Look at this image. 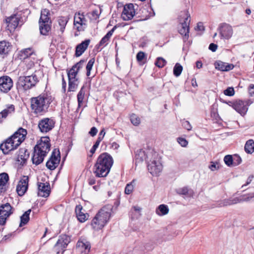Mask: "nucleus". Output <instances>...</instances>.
<instances>
[{"mask_svg": "<svg viewBox=\"0 0 254 254\" xmlns=\"http://www.w3.org/2000/svg\"><path fill=\"white\" fill-rule=\"evenodd\" d=\"M27 130L20 127L12 135L6 139L0 145V149L4 154L16 149L25 139Z\"/></svg>", "mask_w": 254, "mask_h": 254, "instance_id": "obj_1", "label": "nucleus"}, {"mask_svg": "<svg viewBox=\"0 0 254 254\" xmlns=\"http://www.w3.org/2000/svg\"><path fill=\"white\" fill-rule=\"evenodd\" d=\"M113 164L112 157L108 153L101 154L95 164L94 173L97 177H105L109 174Z\"/></svg>", "mask_w": 254, "mask_h": 254, "instance_id": "obj_2", "label": "nucleus"}, {"mask_svg": "<svg viewBox=\"0 0 254 254\" xmlns=\"http://www.w3.org/2000/svg\"><path fill=\"white\" fill-rule=\"evenodd\" d=\"M51 144L49 137H43L37 142L34 148L32 162L38 165L43 162L45 157L50 150Z\"/></svg>", "mask_w": 254, "mask_h": 254, "instance_id": "obj_3", "label": "nucleus"}, {"mask_svg": "<svg viewBox=\"0 0 254 254\" xmlns=\"http://www.w3.org/2000/svg\"><path fill=\"white\" fill-rule=\"evenodd\" d=\"M53 98L47 93H42L31 99V107L34 111H46L50 105H55Z\"/></svg>", "mask_w": 254, "mask_h": 254, "instance_id": "obj_4", "label": "nucleus"}, {"mask_svg": "<svg viewBox=\"0 0 254 254\" xmlns=\"http://www.w3.org/2000/svg\"><path fill=\"white\" fill-rule=\"evenodd\" d=\"M39 81L35 73L30 76H20L16 83V88L19 91H25L34 87Z\"/></svg>", "mask_w": 254, "mask_h": 254, "instance_id": "obj_5", "label": "nucleus"}, {"mask_svg": "<svg viewBox=\"0 0 254 254\" xmlns=\"http://www.w3.org/2000/svg\"><path fill=\"white\" fill-rule=\"evenodd\" d=\"M218 32L221 39L229 40L233 35V29L229 24L223 22L219 25Z\"/></svg>", "mask_w": 254, "mask_h": 254, "instance_id": "obj_6", "label": "nucleus"}, {"mask_svg": "<svg viewBox=\"0 0 254 254\" xmlns=\"http://www.w3.org/2000/svg\"><path fill=\"white\" fill-rule=\"evenodd\" d=\"M253 102L250 99L246 100L237 99L233 102H229V105L231 106L236 111H247L248 107Z\"/></svg>", "mask_w": 254, "mask_h": 254, "instance_id": "obj_7", "label": "nucleus"}, {"mask_svg": "<svg viewBox=\"0 0 254 254\" xmlns=\"http://www.w3.org/2000/svg\"><path fill=\"white\" fill-rule=\"evenodd\" d=\"M113 208L112 205L107 204L103 206L96 215L102 219L104 224H107L111 216Z\"/></svg>", "mask_w": 254, "mask_h": 254, "instance_id": "obj_8", "label": "nucleus"}, {"mask_svg": "<svg viewBox=\"0 0 254 254\" xmlns=\"http://www.w3.org/2000/svg\"><path fill=\"white\" fill-rule=\"evenodd\" d=\"M184 20L181 23V27L179 29V32L183 35L186 39L189 37V24L190 21V16L188 11H184Z\"/></svg>", "mask_w": 254, "mask_h": 254, "instance_id": "obj_9", "label": "nucleus"}, {"mask_svg": "<svg viewBox=\"0 0 254 254\" xmlns=\"http://www.w3.org/2000/svg\"><path fill=\"white\" fill-rule=\"evenodd\" d=\"M12 207L6 203L0 206V225H3L7 218L12 213Z\"/></svg>", "mask_w": 254, "mask_h": 254, "instance_id": "obj_10", "label": "nucleus"}, {"mask_svg": "<svg viewBox=\"0 0 254 254\" xmlns=\"http://www.w3.org/2000/svg\"><path fill=\"white\" fill-rule=\"evenodd\" d=\"M13 86V81L8 76H3L0 77V94L7 93Z\"/></svg>", "mask_w": 254, "mask_h": 254, "instance_id": "obj_11", "label": "nucleus"}, {"mask_svg": "<svg viewBox=\"0 0 254 254\" xmlns=\"http://www.w3.org/2000/svg\"><path fill=\"white\" fill-rule=\"evenodd\" d=\"M85 62V61L84 60H81L79 62L74 64L70 69H67L68 79H78L77 77V75L80 69L83 67Z\"/></svg>", "mask_w": 254, "mask_h": 254, "instance_id": "obj_12", "label": "nucleus"}, {"mask_svg": "<svg viewBox=\"0 0 254 254\" xmlns=\"http://www.w3.org/2000/svg\"><path fill=\"white\" fill-rule=\"evenodd\" d=\"M86 19L83 14L78 13L75 14L74 17L73 24L77 31H83L86 26Z\"/></svg>", "mask_w": 254, "mask_h": 254, "instance_id": "obj_13", "label": "nucleus"}, {"mask_svg": "<svg viewBox=\"0 0 254 254\" xmlns=\"http://www.w3.org/2000/svg\"><path fill=\"white\" fill-rule=\"evenodd\" d=\"M61 156L59 151H53L49 160L46 163V167L51 170H54L58 166L60 161Z\"/></svg>", "mask_w": 254, "mask_h": 254, "instance_id": "obj_14", "label": "nucleus"}, {"mask_svg": "<svg viewBox=\"0 0 254 254\" xmlns=\"http://www.w3.org/2000/svg\"><path fill=\"white\" fill-rule=\"evenodd\" d=\"M135 13V10L133 4L128 3L124 6L121 16L124 20L127 21L131 19Z\"/></svg>", "mask_w": 254, "mask_h": 254, "instance_id": "obj_15", "label": "nucleus"}, {"mask_svg": "<svg viewBox=\"0 0 254 254\" xmlns=\"http://www.w3.org/2000/svg\"><path fill=\"white\" fill-rule=\"evenodd\" d=\"M55 125V122L52 119L46 118L40 121L38 127L42 132H47L51 130Z\"/></svg>", "mask_w": 254, "mask_h": 254, "instance_id": "obj_16", "label": "nucleus"}, {"mask_svg": "<svg viewBox=\"0 0 254 254\" xmlns=\"http://www.w3.org/2000/svg\"><path fill=\"white\" fill-rule=\"evenodd\" d=\"M29 178L28 176H23L19 181L16 187V191L19 196H23L28 189Z\"/></svg>", "mask_w": 254, "mask_h": 254, "instance_id": "obj_17", "label": "nucleus"}, {"mask_svg": "<svg viewBox=\"0 0 254 254\" xmlns=\"http://www.w3.org/2000/svg\"><path fill=\"white\" fill-rule=\"evenodd\" d=\"M36 55L34 49L32 48H28L20 51L18 54V58L21 61L30 59L34 60L36 58Z\"/></svg>", "mask_w": 254, "mask_h": 254, "instance_id": "obj_18", "label": "nucleus"}, {"mask_svg": "<svg viewBox=\"0 0 254 254\" xmlns=\"http://www.w3.org/2000/svg\"><path fill=\"white\" fill-rule=\"evenodd\" d=\"M148 170L153 176L158 175L162 170V165L160 162L153 160L148 164Z\"/></svg>", "mask_w": 254, "mask_h": 254, "instance_id": "obj_19", "label": "nucleus"}, {"mask_svg": "<svg viewBox=\"0 0 254 254\" xmlns=\"http://www.w3.org/2000/svg\"><path fill=\"white\" fill-rule=\"evenodd\" d=\"M90 248V244L88 242L79 240L76 244V250L80 254H88Z\"/></svg>", "mask_w": 254, "mask_h": 254, "instance_id": "obj_20", "label": "nucleus"}, {"mask_svg": "<svg viewBox=\"0 0 254 254\" xmlns=\"http://www.w3.org/2000/svg\"><path fill=\"white\" fill-rule=\"evenodd\" d=\"M38 195L39 196L47 197L50 193V186L49 183H39Z\"/></svg>", "mask_w": 254, "mask_h": 254, "instance_id": "obj_21", "label": "nucleus"}, {"mask_svg": "<svg viewBox=\"0 0 254 254\" xmlns=\"http://www.w3.org/2000/svg\"><path fill=\"white\" fill-rule=\"evenodd\" d=\"M90 42V39H86L81 43L78 44L75 48V56L76 57L80 56L87 49Z\"/></svg>", "mask_w": 254, "mask_h": 254, "instance_id": "obj_22", "label": "nucleus"}, {"mask_svg": "<svg viewBox=\"0 0 254 254\" xmlns=\"http://www.w3.org/2000/svg\"><path fill=\"white\" fill-rule=\"evenodd\" d=\"M70 238L69 236L66 235H63L60 236V239L55 246V248L58 249L61 248V249H64L70 242Z\"/></svg>", "mask_w": 254, "mask_h": 254, "instance_id": "obj_23", "label": "nucleus"}, {"mask_svg": "<svg viewBox=\"0 0 254 254\" xmlns=\"http://www.w3.org/2000/svg\"><path fill=\"white\" fill-rule=\"evenodd\" d=\"M244 202L242 196L239 197H231L229 199H225L222 200L218 204L220 207H224L228 205H233L238 203Z\"/></svg>", "mask_w": 254, "mask_h": 254, "instance_id": "obj_24", "label": "nucleus"}, {"mask_svg": "<svg viewBox=\"0 0 254 254\" xmlns=\"http://www.w3.org/2000/svg\"><path fill=\"white\" fill-rule=\"evenodd\" d=\"M82 210L83 208L81 205H78L76 206L75 211L76 217L80 222H85L89 216L88 214L85 213Z\"/></svg>", "mask_w": 254, "mask_h": 254, "instance_id": "obj_25", "label": "nucleus"}, {"mask_svg": "<svg viewBox=\"0 0 254 254\" xmlns=\"http://www.w3.org/2000/svg\"><path fill=\"white\" fill-rule=\"evenodd\" d=\"M29 153L25 148H20L19 150L17 161L20 162L21 164H24L29 158Z\"/></svg>", "mask_w": 254, "mask_h": 254, "instance_id": "obj_26", "label": "nucleus"}, {"mask_svg": "<svg viewBox=\"0 0 254 254\" xmlns=\"http://www.w3.org/2000/svg\"><path fill=\"white\" fill-rule=\"evenodd\" d=\"M214 65L216 69L221 71H229L234 67L232 64H226L220 61L215 62Z\"/></svg>", "mask_w": 254, "mask_h": 254, "instance_id": "obj_27", "label": "nucleus"}, {"mask_svg": "<svg viewBox=\"0 0 254 254\" xmlns=\"http://www.w3.org/2000/svg\"><path fill=\"white\" fill-rule=\"evenodd\" d=\"M106 224H104L102 220L99 218L98 216L95 215L91 222V226L93 229L96 231L102 229Z\"/></svg>", "mask_w": 254, "mask_h": 254, "instance_id": "obj_28", "label": "nucleus"}, {"mask_svg": "<svg viewBox=\"0 0 254 254\" xmlns=\"http://www.w3.org/2000/svg\"><path fill=\"white\" fill-rule=\"evenodd\" d=\"M6 22L7 23V27L12 29H15L19 24V19L15 16L13 15L7 17L5 19Z\"/></svg>", "mask_w": 254, "mask_h": 254, "instance_id": "obj_29", "label": "nucleus"}, {"mask_svg": "<svg viewBox=\"0 0 254 254\" xmlns=\"http://www.w3.org/2000/svg\"><path fill=\"white\" fill-rule=\"evenodd\" d=\"M9 180V176L6 173L0 174V192L5 191V186Z\"/></svg>", "mask_w": 254, "mask_h": 254, "instance_id": "obj_30", "label": "nucleus"}, {"mask_svg": "<svg viewBox=\"0 0 254 254\" xmlns=\"http://www.w3.org/2000/svg\"><path fill=\"white\" fill-rule=\"evenodd\" d=\"M50 15V13L48 9H44L42 10L41 12V16L39 20V23H41V22L45 23V22H52Z\"/></svg>", "mask_w": 254, "mask_h": 254, "instance_id": "obj_31", "label": "nucleus"}, {"mask_svg": "<svg viewBox=\"0 0 254 254\" xmlns=\"http://www.w3.org/2000/svg\"><path fill=\"white\" fill-rule=\"evenodd\" d=\"M10 43L6 41H0V55H7L10 50Z\"/></svg>", "mask_w": 254, "mask_h": 254, "instance_id": "obj_32", "label": "nucleus"}, {"mask_svg": "<svg viewBox=\"0 0 254 254\" xmlns=\"http://www.w3.org/2000/svg\"><path fill=\"white\" fill-rule=\"evenodd\" d=\"M51 24L52 22H45V23L41 22V23H39V29L41 34L43 35H48L49 32L51 29Z\"/></svg>", "mask_w": 254, "mask_h": 254, "instance_id": "obj_33", "label": "nucleus"}, {"mask_svg": "<svg viewBox=\"0 0 254 254\" xmlns=\"http://www.w3.org/2000/svg\"><path fill=\"white\" fill-rule=\"evenodd\" d=\"M147 158V155L143 149H139L136 151L135 154L136 161L137 162H141L144 160H146Z\"/></svg>", "mask_w": 254, "mask_h": 254, "instance_id": "obj_34", "label": "nucleus"}, {"mask_svg": "<svg viewBox=\"0 0 254 254\" xmlns=\"http://www.w3.org/2000/svg\"><path fill=\"white\" fill-rule=\"evenodd\" d=\"M177 193L179 194L186 195L187 197L192 196L193 194V190L188 187H183L177 190Z\"/></svg>", "mask_w": 254, "mask_h": 254, "instance_id": "obj_35", "label": "nucleus"}, {"mask_svg": "<svg viewBox=\"0 0 254 254\" xmlns=\"http://www.w3.org/2000/svg\"><path fill=\"white\" fill-rule=\"evenodd\" d=\"M169 212V208L167 205L165 204L160 205L156 210V213L159 216H163L166 215Z\"/></svg>", "mask_w": 254, "mask_h": 254, "instance_id": "obj_36", "label": "nucleus"}, {"mask_svg": "<svg viewBox=\"0 0 254 254\" xmlns=\"http://www.w3.org/2000/svg\"><path fill=\"white\" fill-rule=\"evenodd\" d=\"M68 92L75 91L78 87V79H68Z\"/></svg>", "mask_w": 254, "mask_h": 254, "instance_id": "obj_37", "label": "nucleus"}, {"mask_svg": "<svg viewBox=\"0 0 254 254\" xmlns=\"http://www.w3.org/2000/svg\"><path fill=\"white\" fill-rule=\"evenodd\" d=\"M85 92L86 87L85 85H83L77 95L78 106H80L81 105H82Z\"/></svg>", "mask_w": 254, "mask_h": 254, "instance_id": "obj_38", "label": "nucleus"}, {"mask_svg": "<svg viewBox=\"0 0 254 254\" xmlns=\"http://www.w3.org/2000/svg\"><path fill=\"white\" fill-rule=\"evenodd\" d=\"M245 150L249 154H252L254 152V141L253 139H249L246 142Z\"/></svg>", "mask_w": 254, "mask_h": 254, "instance_id": "obj_39", "label": "nucleus"}, {"mask_svg": "<svg viewBox=\"0 0 254 254\" xmlns=\"http://www.w3.org/2000/svg\"><path fill=\"white\" fill-rule=\"evenodd\" d=\"M31 212V209H28L20 217V223L19 226L21 227L25 225L29 220V215Z\"/></svg>", "mask_w": 254, "mask_h": 254, "instance_id": "obj_40", "label": "nucleus"}, {"mask_svg": "<svg viewBox=\"0 0 254 254\" xmlns=\"http://www.w3.org/2000/svg\"><path fill=\"white\" fill-rule=\"evenodd\" d=\"M58 23L60 26V30L63 33L67 23L68 20L66 17L61 16L58 19Z\"/></svg>", "mask_w": 254, "mask_h": 254, "instance_id": "obj_41", "label": "nucleus"}, {"mask_svg": "<svg viewBox=\"0 0 254 254\" xmlns=\"http://www.w3.org/2000/svg\"><path fill=\"white\" fill-rule=\"evenodd\" d=\"M183 66L179 63L176 64L173 68L174 75L176 77L179 76L183 71Z\"/></svg>", "mask_w": 254, "mask_h": 254, "instance_id": "obj_42", "label": "nucleus"}, {"mask_svg": "<svg viewBox=\"0 0 254 254\" xmlns=\"http://www.w3.org/2000/svg\"><path fill=\"white\" fill-rule=\"evenodd\" d=\"M95 60L94 58H92L90 59L86 65V75L87 76H89L90 75L91 70H92V67L95 63Z\"/></svg>", "mask_w": 254, "mask_h": 254, "instance_id": "obj_43", "label": "nucleus"}, {"mask_svg": "<svg viewBox=\"0 0 254 254\" xmlns=\"http://www.w3.org/2000/svg\"><path fill=\"white\" fill-rule=\"evenodd\" d=\"M130 120L134 126H138L140 123V118L135 114L132 113L130 117Z\"/></svg>", "mask_w": 254, "mask_h": 254, "instance_id": "obj_44", "label": "nucleus"}, {"mask_svg": "<svg viewBox=\"0 0 254 254\" xmlns=\"http://www.w3.org/2000/svg\"><path fill=\"white\" fill-rule=\"evenodd\" d=\"M166 64V61L162 57L157 58L155 63V65L159 68L163 67Z\"/></svg>", "mask_w": 254, "mask_h": 254, "instance_id": "obj_45", "label": "nucleus"}, {"mask_svg": "<svg viewBox=\"0 0 254 254\" xmlns=\"http://www.w3.org/2000/svg\"><path fill=\"white\" fill-rule=\"evenodd\" d=\"M224 161L226 165L229 167L233 166V156L231 155H227L224 158Z\"/></svg>", "mask_w": 254, "mask_h": 254, "instance_id": "obj_46", "label": "nucleus"}, {"mask_svg": "<svg viewBox=\"0 0 254 254\" xmlns=\"http://www.w3.org/2000/svg\"><path fill=\"white\" fill-rule=\"evenodd\" d=\"M251 191L248 194V195L242 196L244 201H249L252 198L254 197V187L251 189Z\"/></svg>", "mask_w": 254, "mask_h": 254, "instance_id": "obj_47", "label": "nucleus"}, {"mask_svg": "<svg viewBox=\"0 0 254 254\" xmlns=\"http://www.w3.org/2000/svg\"><path fill=\"white\" fill-rule=\"evenodd\" d=\"M177 141L183 147H186L189 143L188 141L183 137H178Z\"/></svg>", "mask_w": 254, "mask_h": 254, "instance_id": "obj_48", "label": "nucleus"}, {"mask_svg": "<svg viewBox=\"0 0 254 254\" xmlns=\"http://www.w3.org/2000/svg\"><path fill=\"white\" fill-rule=\"evenodd\" d=\"M133 182L134 181H133L130 184H127L125 190V192L126 194H129L132 192L134 188V186L133 185Z\"/></svg>", "mask_w": 254, "mask_h": 254, "instance_id": "obj_49", "label": "nucleus"}, {"mask_svg": "<svg viewBox=\"0 0 254 254\" xmlns=\"http://www.w3.org/2000/svg\"><path fill=\"white\" fill-rule=\"evenodd\" d=\"M211 164L209 166V168L212 171H215L219 169L220 165L217 162H211Z\"/></svg>", "mask_w": 254, "mask_h": 254, "instance_id": "obj_50", "label": "nucleus"}, {"mask_svg": "<svg viewBox=\"0 0 254 254\" xmlns=\"http://www.w3.org/2000/svg\"><path fill=\"white\" fill-rule=\"evenodd\" d=\"M109 39L104 36L100 40L99 44L96 45V47L99 48V47L103 46L105 47L108 44V41H109Z\"/></svg>", "mask_w": 254, "mask_h": 254, "instance_id": "obj_51", "label": "nucleus"}, {"mask_svg": "<svg viewBox=\"0 0 254 254\" xmlns=\"http://www.w3.org/2000/svg\"><path fill=\"white\" fill-rule=\"evenodd\" d=\"M224 94L225 95L232 96L235 94V91L233 87H228L226 90L224 91Z\"/></svg>", "mask_w": 254, "mask_h": 254, "instance_id": "obj_52", "label": "nucleus"}, {"mask_svg": "<svg viewBox=\"0 0 254 254\" xmlns=\"http://www.w3.org/2000/svg\"><path fill=\"white\" fill-rule=\"evenodd\" d=\"M234 163L233 166H236L241 164L242 162V159L240 156L237 154H235L233 156Z\"/></svg>", "mask_w": 254, "mask_h": 254, "instance_id": "obj_53", "label": "nucleus"}, {"mask_svg": "<svg viewBox=\"0 0 254 254\" xmlns=\"http://www.w3.org/2000/svg\"><path fill=\"white\" fill-rule=\"evenodd\" d=\"M182 125L184 128H185V129H187L189 131L192 128L190 124V122L185 120H183L182 121Z\"/></svg>", "mask_w": 254, "mask_h": 254, "instance_id": "obj_54", "label": "nucleus"}, {"mask_svg": "<svg viewBox=\"0 0 254 254\" xmlns=\"http://www.w3.org/2000/svg\"><path fill=\"white\" fill-rule=\"evenodd\" d=\"M145 57V53L142 51L139 52L136 55V60L138 62H141Z\"/></svg>", "mask_w": 254, "mask_h": 254, "instance_id": "obj_55", "label": "nucleus"}, {"mask_svg": "<svg viewBox=\"0 0 254 254\" xmlns=\"http://www.w3.org/2000/svg\"><path fill=\"white\" fill-rule=\"evenodd\" d=\"M254 178V175H251L249 176V177L248 178V179L247 180L246 183L242 186V188H243L244 187L247 186L248 185H249L252 182V181Z\"/></svg>", "mask_w": 254, "mask_h": 254, "instance_id": "obj_56", "label": "nucleus"}, {"mask_svg": "<svg viewBox=\"0 0 254 254\" xmlns=\"http://www.w3.org/2000/svg\"><path fill=\"white\" fill-rule=\"evenodd\" d=\"M15 110L14 106L12 104H8L6 105V108L3 109L2 111H14Z\"/></svg>", "mask_w": 254, "mask_h": 254, "instance_id": "obj_57", "label": "nucleus"}, {"mask_svg": "<svg viewBox=\"0 0 254 254\" xmlns=\"http://www.w3.org/2000/svg\"><path fill=\"white\" fill-rule=\"evenodd\" d=\"M62 90L64 93H65L66 91V83L64 79V75L63 74L62 75Z\"/></svg>", "mask_w": 254, "mask_h": 254, "instance_id": "obj_58", "label": "nucleus"}, {"mask_svg": "<svg viewBox=\"0 0 254 254\" xmlns=\"http://www.w3.org/2000/svg\"><path fill=\"white\" fill-rule=\"evenodd\" d=\"M196 30L198 31H204L205 28L204 26L203 25V23L202 22H198L197 23L196 27L195 28Z\"/></svg>", "mask_w": 254, "mask_h": 254, "instance_id": "obj_59", "label": "nucleus"}, {"mask_svg": "<svg viewBox=\"0 0 254 254\" xmlns=\"http://www.w3.org/2000/svg\"><path fill=\"white\" fill-rule=\"evenodd\" d=\"M116 28L117 26H114L113 28L106 34L105 36L110 39Z\"/></svg>", "mask_w": 254, "mask_h": 254, "instance_id": "obj_60", "label": "nucleus"}, {"mask_svg": "<svg viewBox=\"0 0 254 254\" xmlns=\"http://www.w3.org/2000/svg\"><path fill=\"white\" fill-rule=\"evenodd\" d=\"M249 91L250 95L252 97H254V85L251 84L249 87Z\"/></svg>", "mask_w": 254, "mask_h": 254, "instance_id": "obj_61", "label": "nucleus"}, {"mask_svg": "<svg viewBox=\"0 0 254 254\" xmlns=\"http://www.w3.org/2000/svg\"><path fill=\"white\" fill-rule=\"evenodd\" d=\"M218 46L214 43H211L209 46V49L212 52H215L217 49Z\"/></svg>", "mask_w": 254, "mask_h": 254, "instance_id": "obj_62", "label": "nucleus"}, {"mask_svg": "<svg viewBox=\"0 0 254 254\" xmlns=\"http://www.w3.org/2000/svg\"><path fill=\"white\" fill-rule=\"evenodd\" d=\"M97 133V129L95 127H92L90 131H89V134L91 136H95Z\"/></svg>", "mask_w": 254, "mask_h": 254, "instance_id": "obj_63", "label": "nucleus"}, {"mask_svg": "<svg viewBox=\"0 0 254 254\" xmlns=\"http://www.w3.org/2000/svg\"><path fill=\"white\" fill-rule=\"evenodd\" d=\"M102 139H103V137L99 136L93 146H94L96 148H97L98 147V146H99L100 142L101 141V140Z\"/></svg>", "mask_w": 254, "mask_h": 254, "instance_id": "obj_64", "label": "nucleus"}]
</instances>
